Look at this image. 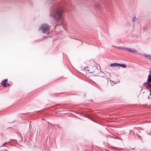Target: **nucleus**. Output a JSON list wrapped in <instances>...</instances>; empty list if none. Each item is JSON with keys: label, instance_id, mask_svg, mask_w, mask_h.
Wrapping results in <instances>:
<instances>
[{"label": "nucleus", "instance_id": "obj_19", "mask_svg": "<svg viewBox=\"0 0 151 151\" xmlns=\"http://www.w3.org/2000/svg\"><path fill=\"white\" fill-rule=\"evenodd\" d=\"M4 145H3V146H1V147H2V146H3Z\"/></svg>", "mask_w": 151, "mask_h": 151}, {"label": "nucleus", "instance_id": "obj_3", "mask_svg": "<svg viewBox=\"0 0 151 151\" xmlns=\"http://www.w3.org/2000/svg\"><path fill=\"white\" fill-rule=\"evenodd\" d=\"M124 49L125 50L132 53H136L137 52V51L134 49H132L128 48H124Z\"/></svg>", "mask_w": 151, "mask_h": 151}, {"label": "nucleus", "instance_id": "obj_1", "mask_svg": "<svg viewBox=\"0 0 151 151\" xmlns=\"http://www.w3.org/2000/svg\"><path fill=\"white\" fill-rule=\"evenodd\" d=\"M63 12V9L62 6H57L51 9L50 16L53 17L56 21L62 20Z\"/></svg>", "mask_w": 151, "mask_h": 151}, {"label": "nucleus", "instance_id": "obj_2", "mask_svg": "<svg viewBox=\"0 0 151 151\" xmlns=\"http://www.w3.org/2000/svg\"><path fill=\"white\" fill-rule=\"evenodd\" d=\"M39 30H42V32L44 33L48 34L50 33V28L49 26L47 24H42Z\"/></svg>", "mask_w": 151, "mask_h": 151}, {"label": "nucleus", "instance_id": "obj_16", "mask_svg": "<svg viewBox=\"0 0 151 151\" xmlns=\"http://www.w3.org/2000/svg\"><path fill=\"white\" fill-rule=\"evenodd\" d=\"M150 96H151V90H150Z\"/></svg>", "mask_w": 151, "mask_h": 151}, {"label": "nucleus", "instance_id": "obj_17", "mask_svg": "<svg viewBox=\"0 0 151 151\" xmlns=\"http://www.w3.org/2000/svg\"><path fill=\"white\" fill-rule=\"evenodd\" d=\"M7 86H10V85H9V84H7Z\"/></svg>", "mask_w": 151, "mask_h": 151}, {"label": "nucleus", "instance_id": "obj_9", "mask_svg": "<svg viewBox=\"0 0 151 151\" xmlns=\"http://www.w3.org/2000/svg\"><path fill=\"white\" fill-rule=\"evenodd\" d=\"M149 81H147V82H145L143 84V85L145 86H147L148 85V84H149Z\"/></svg>", "mask_w": 151, "mask_h": 151}, {"label": "nucleus", "instance_id": "obj_18", "mask_svg": "<svg viewBox=\"0 0 151 151\" xmlns=\"http://www.w3.org/2000/svg\"><path fill=\"white\" fill-rule=\"evenodd\" d=\"M60 25H61V24H60ZM58 26H59V25H58Z\"/></svg>", "mask_w": 151, "mask_h": 151}, {"label": "nucleus", "instance_id": "obj_5", "mask_svg": "<svg viewBox=\"0 0 151 151\" xmlns=\"http://www.w3.org/2000/svg\"><path fill=\"white\" fill-rule=\"evenodd\" d=\"M143 55L144 56L147 58V59L151 60V55H147L145 54H143Z\"/></svg>", "mask_w": 151, "mask_h": 151}, {"label": "nucleus", "instance_id": "obj_11", "mask_svg": "<svg viewBox=\"0 0 151 151\" xmlns=\"http://www.w3.org/2000/svg\"><path fill=\"white\" fill-rule=\"evenodd\" d=\"M137 19H136L135 17H134L132 19V22H135Z\"/></svg>", "mask_w": 151, "mask_h": 151}, {"label": "nucleus", "instance_id": "obj_8", "mask_svg": "<svg viewBox=\"0 0 151 151\" xmlns=\"http://www.w3.org/2000/svg\"><path fill=\"white\" fill-rule=\"evenodd\" d=\"M147 81L150 83H151V74H149L148 76Z\"/></svg>", "mask_w": 151, "mask_h": 151}, {"label": "nucleus", "instance_id": "obj_10", "mask_svg": "<svg viewBox=\"0 0 151 151\" xmlns=\"http://www.w3.org/2000/svg\"><path fill=\"white\" fill-rule=\"evenodd\" d=\"M116 48H118V49H123V50H124V48H123L122 47H116Z\"/></svg>", "mask_w": 151, "mask_h": 151}, {"label": "nucleus", "instance_id": "obj_7", "mask_svg": "<svg viewBox=\"0 0 151 151\" xmlns=\"http://www.w3.org/2000/svg\"><path fill=\"white\" fill-rule=\"evenodd\" d=\"M118 66L122 67V68H125L126 67V66L125 64H121L118 63Z\"/></svg>", "mask_w": 151, "mask_h": 151}, {"label": "nucleus", "instance_id": "obj_15", "mask_svg": "<svg viewBox=\"0 0 151 151\" xmlns=\"http://www.w3.org/2000/svg\"><path fill=\"white\" fill-rule=\"evenodd\" d=\"M149 73H150V74H151V70L149 71Z\"/></svg>", "mask_w": 151, "mask_h": 151}, {"label": "nucleus", "instance_id": "obj_6", "mask_svg": "<svg viewBox=\"0 0 151 151\" xmlns=\"http://www.w3.org/2000/svg\"><path fill=\"white\" fill-rule=\"evenodd\" d=\"M118 63H112L110 65V67H114L116 66H118Z\"/></svg>", "mask_w": 151, "mask_h": 151}, {"label": "nucleus", "instance_id": "obj_13", "mask_svg": "<svg viewBox=\"0 0 151 151\" xmlns=\"http://www.w3.org/2000/svg\"><path fill=\"white\" fill-rule=\"evenodd\" d=\"M130 149H131V150H135V148H131Z\"/></svg>", "mask_w": 151, "mask_h": 151}, {"label": "nucleus", "instance_id": "obj_12", "mask_svg": "<svg viewBox=\"0 0 151 151\" xmlns=\"http://www.w3.org/2000/svg\"><path fill=\"white\" fill-rule=\"evenodd\" d=\"M151 87V84L150 83H149L147 86V89H148L149 88Z\"/></svg>", "mask_w": 151, "mask_h": 151}, {"label": "nucleus", "instance_id": "obj_14", "mask_svg": "<svg viewBox=\"0 0 151 151\" xmlns=\"http://www.w3.org/2000/svg\"><path fill=\"white\" fill-rule=\"evenodd\" d=\"M96 6L98 8H99V6Z\"/></svg>", "mask_w": 151, "mask_h": 151}, {"label": "nucleus", "instance_id": "obj_4", "mask_svg": "<svg viewBox=\"0 0 151 151\" xmlns=\"http://www.w3.org/2000/svg\"><path fill=\"white\" fill-rule=\"evenodd\" d=\"M7 79H6L3 81L1 83V84L4 87H7V86L6 85V83H7Z\"/></svg>", "mask_w": 151, "mask_h": 151}]
</instances>
